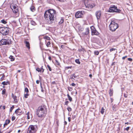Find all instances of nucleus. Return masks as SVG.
I'll list each match as a JSON object with an SVG mask.
<instances>
[{
  "label": "nucleus",
  "mask_w": 133,
  "mask_h": 133,
  "mask_svg": "<svg viewBox=\"0 0 133 133\" xmlns=\"http://www.w3.org/2000/svg\"><path fill=\"white\" fill-rule=\"evenodd\" d=\"M56 15V11L53 9L46 11L44 14V17L47 23L51 24L54 23Z\"/></svg>",
  "instance_id": "f257e3e1"
},
{
  "label": "nucleus",
  "mask_w": 133,
  "mask_h": 133,
  "mask_svg": "<svg viewBox=\"0 0 133 133\" xmlns=\"http://www.w3.org/2000/svg\"><path fill=\"white\" fill-rule=\"evenodd\" d=\"M47 112L46 106L45 105L39 107L37 110L36 114L39 117H44Z\"/></svg>",
  "instance_id": "f03ea898"
},
{
  "label": "nucleus",
  "mask_w": 133,
  "mask_h": 133,
  "mask_svg": "<svg viewBox=\"0 0 133 133\" xmlns=\"http://www.w3.org/2000/svg\"><path fill=\"white\" fill-rule=\"evenodd\" d=\"M115 21L112 20L109 25L110 30L112 32L115 31L118 27V24Z\"/></svg>",
  "instance_id": "7ed1b4c3"
},
{
  "label": "nucleus",
  "mask_w": 133,
  "mask_h": 133,
  "mask_svg": "<svg viewBox=\"0 0 133 133\" xmlns=\"http://www.w3.org/2000/svg\"><path fill=\"white\" fill-rule=\"evenodd\" d=\"M84 4L87 10H90L91 9L94 7L95 5V4L91 1L85 0L84 2Z\"/></svg>",
  "instance_id": "20e7f679"
},
{
  "label": "nucleus",
  "mask_w": 133,
  "mask_h": 133,
  "mask_svg": "<svg viewBox=\"0 0 133 133\" xmlns=\"http://www.w3.org/2000/svg\"><path fill=\"white\" fill-rule=\"evenodd\" d=\"M10 29L8 27H4L0 28V32L3 36H5L8 35Z\"/></svg>",
  "instance_id": "39448f33"
},
{
  "label": "nucleus",
  "mask_w": 133,
  "mask_h": 133,
  "mask_svg": "<svg viewBox=\"0 0 133 133\" xmlns=\"http://www.w3.org/2000/svg\"><path fill=\"white\" fill-rule=\"evenodd\" d=\"M121 11L120 9H118L117 7L115 5H112L110 6L108 12H116L119 13Z\"/></svg>",
  "instance_id": "423d86ee"
},
{
  "label": "nucleus",
  "mask_w": 133,
  "mask_h": 133,
  "mask_svg": "<svg viewBox=\"0 0 133 133\" xmlns=\"http://www.w3.org/2000/svg\"><path fill=\"white\" fill-rule=\"evenodd\" d=\"M37 129V125H31L28 129L27 133H36Z\"/></svg>",
  "instance_id": "0eeeda50"
},
{
  "label": "nucleus",
  "mask_w": 133,
  "mask_h": 133,
  "mask_svg": "<svg viewBox=\"0 0 133 133\" xmlns=\"http://www.w3.org/2000/svg\"><path fill=\"white\" fill-rule=\"evenodd\" d=\"M12 41L9 38L7 39H3L0 41V45H10L12 44Z\"/></svg>",
  "instance_id": "6e6552de"
},
{
  "label": "nucleus",
  "mask_w": 133,
  "mask_h": 133,
  "mask_svg": "<svg viewBox=\"0 0 133 133\" xmlns=\"http://www.w3.org/2000/svg\"><path fill=\"white\" fill-rule=\"evenodd\" d=\"M10 8L12 10L13 12L17 15L16 16H18L19 14V11L16 5L14 4L11 5H10Z\"/></svg>",
  "instance_id": "1a4fd4ad"
},
{
  "label": "nucleus",
  "mask_w": 133,
  "mask_h": 133,
  "mask_svg": "<svg viewBox=\"0 0 133 133\" xmlns=\"http://www.w3.org/2000/svg\"><path fill=\"white\" fill-rule=\"evenodd\" d=\"M91 34L92 35H98L99 34V33L96 30L95 28L93 26L90 27Z\"/></svg>",
  "instance_id": "9d476101"
},
{
  "label": "nucleus",
  "mask_w": 133,
  "mask_h": 133,
  "mask_svg": "<svg viewBox=\"0 0 133 133\" xmlns=\"http://www.w3.org/2000/svg\"><path fill=\"white\" fill-rule=\"evenodd\" d=\"M83 15V12L82 11H78L75 14V16L76 18H81Z\"/></svg>",
  "instance_id": "9b49d317"
},
{
  "label": "nucleus",
  "mask_w": 133,
  "mask_h": 133,
  "mask_svg": "<svg viewBox=\"0 0 133 133\" xmlns=\"http://www.w3.org/2000/svg\"><path fill=\"white\" fill-rule=\"evenodd\" d=\"M101 13V10L98 11L96 12L95 15L98 20L100 19Z\"/></svg>",
  "instance_id": "f8f14e48"
},
{
  "label": "nucleus",
  "mask_w": 133,
  "mask_h": 133,
  "mask_svg": "<svg viewBox=\"0 0 133 133\" xmlns=\"http://www.w3.org/2000/svg\"><path fill=\"white\" fill-rule=\"evenodd\" d=\"M85 32H82V36H84L85 35H88L89 32V28H86L85 29Z\"/></svg>",
  "instance_id": "ddd939ff"
},
{
  "label": "nucleus",
  "mask_w": 133,
  "mask_h": 133,
  "mask_svg": "<svg viewBox=\"0 0 133 133\" xmlns=\"http://www.w3.org/2000/svg\"><path fill=\"white\" fill-rule=\"evenodd\" d=\"M15 113L17 115H20L23 114L22 110L19 108L16 109L15 111Z\"/></svg>",
  "instance_id": "4468645a"
},
{
  "label": "nucleus",
  "mask_w": 133,
  "mask_h": 133,
  "mask_svg": "<svg viewBox=\"0 0 133 133\" xmlns=\"http://www.w3.org/2000/svg\"><path fill=\"white\" fill-rule=\"evenodd\" d=\"M117 37L113 36H111L110 38V40L111 42H114L117 40Z\"/></svg>",
  "instance_id": "2eb2a0df"
},
{
  "label": "nucleus",
  "mask_w": 133,
  "mask_h": 133,
  "mask_svg": "<svg viewBox=\"0 0 133 133\" xmlns=\"http://www.w3.org/2000/svg\"><path fill=\"white\" fill-rule=\"evenodd\" d=\"M12 97L14 99L15 103H17L18 102L17 98L16 96L14 95V94H12L11 95Z\"/></svg>",
  "instance_id": "dca6fc26"
},
{
  "label": "nucleus",
  "mask_w": 133,
  "mask_h": 133,
  "mask_svg": "<svg viewBox=\"0 0 133 133\" xmlns=\"http://www.w3.org/2000/svg\"><path fill=\"white\" fill-rule=\"evenodd\" d=\"M10 122L9 120L6 119V120L5 123L4 124V127H5V126L9 124Z\"/></svg>",
  "instance_id": "f3484780"
},
{
  "label": "nucleus",
  "mask_w": 133,
  "mask_h": 133,
  "mask_svg": "<svg viewBox=\"0 0 133 133\" xmlns=\"http://www.w3.org/2000/svg\"><path fill=\"white\" fill-rule=\"evenodd\" d=\"M24 42L27 47L28 48V49H29L30 48V46L29 42L26 41H25Z\"/></svg>",
  "instance_id": "a211bd4d"
},
{
  "label": "nucleus",
  "mask_w": 133,
  "mask_h": 133,
  "mask_svg": "<svg viewBox=\"0 0 133 133\" xmlns=\"http://www.w3.org/2000/svg\"><path fill=\"white\" fill-rule=\"evenodd\" d=\"M45 43L46 46L47 47L49 46V45L50 44V41L46 40L45 41Z\"/></svg>",
  "instance_id": "6ab92c4d"
},
{
  "label": "nucleus",
  "mask_w": 133,
  "mask_h": 133,
  "mask_svg": "<svg viewBox=\"0 0 133 133\" xmlns=\"http://www.w3.org/2000/svg\"><path fill=\"white\" fill-rule=\"evenodd\" d=\"M64 21L63 18L61 17L60 18V20L58 22L59 24L61 25L62 24L63 22Z\"/></svg>",
  "instance_id": "aec40b11"
},
{
  "label": "nucleus",
  "mask_w": 133,
  "mask_h": 133,
  "mask_svg": "<svg viewBox=\"0 0 133 133\" xmlns=\"http://www.w3.org/2000/svg\"><path fill=\"white\" fill-rule=\"evenodd\" d=\"M2 84H3L4 85H6L8 84H10V82L9 81L5 82L4 81L2 83Z\"/></svg>",
  "instance_id": "412c9836"
},
{
  "label": "nucleus",
  "mask_w": 133,
  "mask_h": 133,
  "mask_svg": "<svg viewBox=\"0 0 133 133\" xmlns=\"http://www.w3.org/2000/svg\"><path fill=\"white\" fill-rule=\"evenodd\" d=\"M113 90L112 89H110L109 92V94L110 96H111L113 95Z\"/></svg>",
  "instance_id": "4be33fe9"
},
{
  "label": "nucleus",
  "mask_w": 133,
  "mask_h": 133,
  "mask_svg": "<svg viewBox=\"0 0 133 133\" xmlns=\"http://www.w3.org/2000/svg\"><path fill=\"white\" fill-rule=\"evenodd\" d=\"M77 76L75 75V74L71 75L70 76V78L72 79H74L75 78H76Z\"/></svg>",
  "instance_id": "5701e85b"
},
{
  "label": "nucleus",
  "mask_w": 133,
  "mask_h": 133,
  "mask_svg": "<svg viewBox=\"0 0 133 133\" xmlns=\"http://www.w3.org/2000/svg\"><path fill=\"white\" fill-rule=\"evenodd\" d=\"M30 10L32 12H34L35 11V7L33 6H31L30 8Z\"/></svg>",
  "instance_id": "b1692460"
},
{
  "label": "nucleus",
  "mask_w": 133,
  "mask_h": 133,
  "mask_svg": "<svg viewBox=\"0 0 133 133\" xmlns=\"http://www.w3.org/2000/svg\"><path fill=\"white\" fill-rule=\"evenodd\" d=\"M9 58L11 59V61H13L15 60V58L14 57L12 56H10Z\"/></svg>",
  "instance_id": "393cba45"
},
{
  "label": "nucleus",
  "mask_w": 133,
  "mask_h": 133,
  "mask_svg": "<svg viewBox=\"0 0 133 133\" xmlns=\"http://www.w3.org/2000/svg\"><path fill=\"white\" fill-rule=\"evenodd\" d=\"M67 96L68 98V99L70 101V102H71L72 101V98L68 94H67Z\"/></svg>",
  "instance_id": "a878e982"
},
{
  "label": "nucleus",
  "mask_w": 133,
  "mask_h": 133,
  "mask_svg": "<svg viewBox=\"0 0 133 133\" xmlns=\"http://www.w3.org/2000/svg\"><path fill=\"white\" fill-rule=\"evenodd\" d=\"M30 23L31 24L34 25H35L36 24V22L33 20H32L31 21Z\"/></svg>",
  "instance_id": "bb28decb"
},
{
  "label": "nucleus",
  "mask_w": 133,
  "mask_h": 133,
  "mask_svg": "<svg viewBox=\"0 0 133 133\" xmlns=\"http://www.w3.org/2000/svg\"><path fill=\"white\" fill-rule=\"evenodd\" d=\"M85 50V49L84 48H81V49H79V51L80 52H84V51Z\"/></svg>",
  "instance_id": "cd10ccee"
},
{
  "label": "nucleus",
  "mask_w": 133,
  "mask_h": 133,
  "mask_svg": "<svg viewBox=\"0 0 133 133\" xmlns=\"http://www.w3.org/2000/svg\"><path fill=\"white\" fill-rule=\"evenodd\" d=\"M104 109L103 107L102 108L101 111V112L102 114H104Z\"/></svg>",
  "instance_id": "c85d7f7f"
},
{
  "label": "nucleus",
  "mask_w": 133,
  "mask_h": 133,
  "mask_svg": "<svg viewBox=\"0 0 133 133\" xmlns=\"http://www.w3.org/2000/svg\"><path fill=\"white\" fill-rule=\"evenodd\" d=\"M44 38L45 39V40H46L50 41V38L48 36H45L44 37Z\"/></svg>",
  "instance_id": "c756f323"
},
{
  "label": "nucleus",
  "mask_w": 133,
  "mask_h": 133,
  "mask_svg": "<svg viewBox=\"0 0 133 133\" xmlns=\"http://www.w3.org/2000/svg\"><path fill=\"white\" fill-rule=\"evenodd\" d=\"M1 23L5 24H6L7 23V22L4 19H2L1 20Z\"/></svg>",
  "instance_id": "7c9ffc66"
},
{
  "label": "nucleus",
  "mask_w": 133,
  "mask_h": 133,
  "mask_svg": "<svg viewBox=\"0 0 133 133\" xmlns=\"http://www.w3.org/2000/svg\"><path fill=\"white\" fill-rule=\"evenodd\" d=\"M75 62L78 64H80L81 63L79 61V59H76L75 60Z\"/></svg>",
  "instance_id": "2f4dec72"
},
{
  "label": "nucleus",
  "mask_w": 133,
  "mask_h": 133,
  "mask_svg": "<svg viewBox=\"0 0 133 133\" xmlns=\"http://www.w3.org/2000/svg\"><path fill=\"white\" fill-rule=\"evenodd\" d=\"M14 108V106L12 105V107H11L10 109V112H11L13 109Z\"/></svg>",
  "instance_id": "473e14b6"
},
{
  "label": "nucleus",
  "mask_w": 133,
  "mask_h": 133,
  "mask_svg": "<svg viewBox=\"0 0 133 133\" xmlns=\"http://www.w3.org/2000/svg\"><path fill=\"white\" fill-rule=\"evenodd\" d=\"M24 91L25 92H26V93H28L29 92V90L28 88H25L24 89Z\"/></svg>",
  "instance_id": "72a5a7b5"
},
{
  "label": "nucleus",
  "mask_w": 133,
  "mask_h": 133,
  "mask_svg": "<svg viewBox=\"0 0 133 133\" xmlns=\"http://www.w3.org/2000/svg\"><path fill=\"white\" fill-rule=\"evenodd\" d=\"M6 92V90L5 89H4L2 90V94L3 95H4L5 94Z\"/></svg>",
  "instance_id": "f704fd0d"
},
{
  "label": "nucleus",
  "mask_w": 133,
  "mask_h": 133,
  "mask_svg": "<svg viewBox=\"0 0 133 133\" xmlns=\"http://www.w3.org/2000/svg\"><path fill=\"white\" fill-rule=\"evenodd\" d=\"M116 50H117V49H116L112 48H111V49H110V52H111L113 51H115Z\"/></svg>",
  "instance_id": "c9c22d12"
},
{
  "label": "nucleus",
  "mask_w": 133,
  "mask_h": 133,
  "mask_svg": "<svg viewBox=\"0 0 133 133\" xmlns=\"http://www.w3.org/2000/svg\"><path fill=\"white\" fill-rule=\"evenodd\" d=\"M94 53L95 55H98L99 54V52L98 51H94Z\"/></svg>",
  "instance_id": "e433bc0d"
},
{
  "label": "nucleus",
  "mask_w": 133,
  "mask_h": 133,
  "mask_svg": "<svg viewBox=\"0 0 133 133\" xmlns=\"http://www.w3.org/2000/svg\"><path fill=\"white\" fill-rule=\"evenodd\" d=\"M67 109L69 112L71 111L72 110V109L69 107L67 108Z\"/></svg>",
  "instance_id": "4c0bfd02"
},
{
  "label": "nucleus",
  "mask_w": 133,
  "mask_h": 133,
  "mask_svg": "<svg viewBox=\"0 0 133 133\" xmlns=\"http://www.w3.org/2000/svg\"><path fill=\"white\" fill-rule=\"evenodd\" d=\"M47 67L49 69V70L50 71H51V67H50V66L49 65H47Z\"/></svg>",
  "instance_id": "58836bf2"
},
{
  "label": "nucleus",
  "mask_w": 133,
  "mask_h": 133,
  "mask_svg": "<svg viewBox=\"0 0 133 133\" xmlns=\"http://www.w3.org/2000/svg\"><path fill=\"white\" fill-rule=\"evenodd\" d=\"M30 114V113L29 112H27L26 114V115H27V118L28 119H29L30 118V117L29 116Z\"/></svg>",
  "instance_id": "ea45409f"
},
{
  "label": "nucleus",
  "mask_w": 133,
  "mask_h": 133,
  "mask_svg": "<svg viewBox=\"0 0 133 133\" xmlns=\"http://www.w3.org/2000/svg\"><path fill=\"white\" fill-rule=\"evenodd\" d=\"M29 95V94L28 93H26L24 95V97L25 98H28V96Z\"/></svg>",
  "instance_id": "a19ab883"
},
{
  "label": "nucleus",
  "mask_w": 133,
  "mask_h": 133,
  "mask_svg": "<svg viewBox=\"0 0 133 133\" xmlns=\"http://www.w3.org/2000/svg\"><path fill=\"white\" fill-rule=\"evenodd\" d=\"M36 70L38 71L39 72H41V70L39 68H36Z\"/></svg>",
  "instance_id": "79ce46f5"
},
{
  "label": "nucleus",
  "mask_w": 133,
  "mask_h": 133,
  "mask_svg": "<svg viewBox=\"0 0 133 133\" xmlns=\"http://www.w3.org/2000/svg\"><path fill=\"white\" fill-rule=\"evenodd\" d=\"M69 103V102L68 101H66L65 102V105L68 106Z\"/></svg>",
  "instance_id": "37998d69"
},
{
  "label": "nucleus",
  "mask_w": 133,
  "mask_h": 133,
  "mask_svg": "<svg viewBox=\"0 0 133 133\" xmlns=\"http://www.w3.org/2000/svg\"><path fill=\"white\" fill-rule=\"evenodd\" d=\"M43 66H42L41 67L40 69V70H41V72H43L44 71V69L43 68Z\"/></svg>",
  "instance_id": "c03bdc74"
},
{
  "label": "nucleus",
  "mask_w": 133,
  "mask_h": 133,
  "mask_svg": "<svg viewBox=\"0 0 133 133\" xmlns=\"http://www.w3.org/2000/svg\"><path fill=\"white\" fill-rule=\"evenodd\" d=\"M55 62L56 63L57 65H59L60 63L57 60H55Z\"/></svg>",
  "instance_id": "a18cd8bd"
},
{
  "label": "nucleus",
  "mask_w": 133,
  "mask_h": 133,
  "mask_svg": "<svg viewBox=\"0 0 133 133\" xmlns=\"http://www.w3.org/2000/svg\"><path fill=\"white\" fill-rule=\"evenodd\" d=\"M15 119V116H13L11 118V119L12 121H14Z\"/></svg>",
  "instance_id": "49530a36"
},
{
  "label": "nucleus",
  "mask_w": 133,
  "mask_h": 133,
  "mask_svg": "<svg viewBox=\"0 0 133 133\" xmlns=\"http://www.w3.org/2000/svg\"><path fill=\"white\" fill-rule=\"evenodd\" d=\"M71 68H72V66H68V67H66L65 69H69V68L71 69Z\"/></svg>",
  "instance_id": "de8ad7c7"
},
{
  "label": "nucleus",
  "mask_w": 133,
  "mask_h": 133,
  "mask_svg": "<svg viewBox=\"0 0 133 133\" xmlns=\"http://www.w3.org/2000/svg\"><path fill=\"white\" fill-rule=\"evenodd\" d=\"M68 90L70 91H71L72 90V88L71 87H68Z\"/></svg>",
  "instance_id": "09e8293b"
},
{
  "label": "nucleus",
  "mask_w": 133,
  "mask_h": 133,
  "mask_svg": "<svg viewBox=\"0 0 133 133\" xmlns=\"http://www.w3.org/2000/svg\"><path fill=\"white\" fill-rule=\"evenodd\" d=\"M4 77H5V76L4 75H3L2 76V77L1 78V79L2 80H3Z\"/></svg>",
  "instance_id": "8fccbe9b"
},
{
  "label": "nucleus",
  "mask_w": 133,
  "mask_h": 133,
  "mask_svg": "<svg viewBox=\"0 0 133 133\" xmlns=\"http://www.w3.org/2000/svg\"><path fill=\"white\" fill-rule=\"evenodd\" d=\"M76 117V116L75 115H72V119H74Z\"/></svg>",
  "instance_id": "3c124183"
},
{
  "label": "nucleus",
  "mask_w": 133,
  "mask_h": 133,
  "mask_svg": "<svg viewBox=\"0 0 133 133\" xmlns=\"http://www.w3.org/2000/svg\"><path fill=\"white\" fill-rule=\"evenodd\" d=\"M128 60L129 61H131L132 60V58H128Z\"/></svg>",
  "instance_id": "603ef678"
},
{
  "label": "nucleus",
  "mask_w": 133,
  "mask_h": 133,
  "mask_svg": "<svg viewBox=\"0 0 133 133\" xmlns=\"http://www.w3.org/2000/svg\"><path fill=\"white\" fill-rule=\"evenodd\" d=\"M71 85L74 87H75L76 85V84L74 83H72L71 84Z\"/></svg>",
  "instance_id": "864d4df0"
},
{
  "label": "nucleus",
  "mask_w": 133,
  "mask_h": 133,
  "mask_svg": "<svg viewBox=\"0 0 133 133\" xmlns=\"http://www.w3.org/2000/svg\"><path fill=\"white\" fill-rule=\"evenodd\" d=\"M51 83L52 84H56V82L54 81H53L52 82H51Z\"/></svg>",
  "instance_id": "5fc2aeb1"
},
{
  "label": "nucleus",
  "mask_w": 133,
  "mask_h": 133,
  "mask_svg": "<svg viewBox=\"0 0 133 133\" xmlns=\"http://www.w3.org/2000/svg\"><path fill=\"white\" fill-rule=\"evenodd\" d=\"M124 97L126 98L127 97V95L124 94Z\"/></svg>",
  "instance_id": "6e6d98bb"
},
{
  "label": "nucleus",
  "mask_w": 133,
  "mask_h": 133,
  "mask_svg": "<svg viewBox=\"0 0 133 133\" xmlns=\"http://www.w3.org/2000/svg\"><path fill=\"white\" fill-rule=\"evenodd\" d=\"M129 127H128L125 129V130L128 131L129 130Z\"/></svg>",
  "instance_id": "4d7b16f0"
},
{
  "label": "nucleus",
  "mask_w": 133,
  "mask_h": 133,
  "mask_svg": "<svg viewBox=\"0 0 133 133\" xmlns=\"http://www.w3.org/2000/svg\"><path fill=\"white\" fill-rule=\"evenodd\" d=\"M127 57V56H125L123 57H122V59H123V60H124V59H125V58H126V57Z\"/></svg>",
  "instance_id": "13d9d810"
},
{
  "label": "nucleus",
  "mask_w": 133,
  "mask_h": 133,
  "mask_svg": "<svg viewBox=\"0 0 133 133\" xmlns=\"http://www.w3.org/2000/svg\"><path fill=\"white\" fill-rule=\"evenodd\" d=\"M68 120L69 122L71 121V118L70 117H68Z\"/></svg>",
  "instance_id": "bf43d9fd"
},
{
  "label": "nucleus",
  "mask_w": 133,
  "mask_h": 133,
  "mask_svg": "<svg viewBox=\"0 0 133 133\" xmlns=\"http://www.w3.org/2000/svg\"><path fill=\"white\" fill-rule=\"evenodd\" d=\"M11 131V130H10V131H7L5 133H10Z\"/></svg>",
  "instance_id": "052dcab7"
},
{
  "label": "nucleus",
  "mask_w": 133,
  "mask_h": 133,
  "mask_svg": "<svg viewBox=\"0 0 133 133\" xmlns=\"http://www.w3.org/2000/svg\"><path fill=\"white\" fill-rule=\"evenodd\" d=\"M113 99L112 98H110V100H111V102L112 103L113 102Z\"/></svg>",
  "instance_id": "680f3d73"
},
{
  "label": "nucleus",
  "mask_w": 133,
  "mask_h": 133,
  "mask_svg": "<svg viewBox=\"0 0 133 133\" xmlns=\"http://www.w3.org/2000/svg\"><path fill=\"white\" fill-rule=\"evenodd\" d=\"M67 124V122L66 121H65L64 122V125H66Z\"/></svg>",
  "instance_id": "e2e57ef3"
},
{
  "label": "nucleus",
  "mask_w": 133,
  "mask_h": 133,
  "mask_svg": "<svg viewBox=\"0 0 133 133\" xmlns=\"http://www.w3.org/2000/svg\"><path fill=\"white\" fill-rule=\"evenodd\" d=\"M48 59L50 60L51 61V57L49 56V57H48Z\"/></svg>",
  "instance_id": "0e129e2a"
},
{
  "label": "nucleus",
  "mask_w": 133,
  "mask_h": 133,
  "mask_svg": "<svg viewBox=\"0 0 133 133\" xmlns=\"http://www.w3.org/2000/svg\"><path fill=\"white\" fill-rule=\"evenodd\" d=\"M39 81L38 80H37L36 81V83L38 84L39 83Z\"/></svg>",
  "instance_id": "69168bd1"
},
{
  "label": "nucleus",
  "mask_w": 133,
  "mask_h": 133,
  "mask_svg": "<svg viewBox=\"0 0 133 133\" xmlns=\"http://www.w3.org/2000/svg\"><path fill=\"white\" fill-rule=\"evenodd\" d=\"M5 106H3V109H5Z\"/></svg>",
  "instance_id": "338daca9"
},
{
  "label": "nucleus",
  "mask_w": 133,
  "mask_h": 133,
  "mask_svg": "<svg viewBox=\"0 0 133 133\" xmlns=\"http://www.w3.org/2000/svg\"><path fill=\"white\" fill-rule=\"evenodd\" d=\"M41 88L42 89V90H41L42 91V92H44V90H43V88L42 87V86H41Z\"/></svg>",
  "instance_id": "774afa93"
}]
</instances>
